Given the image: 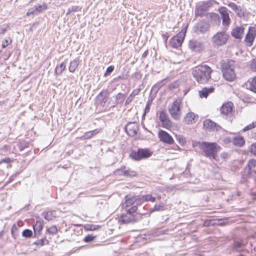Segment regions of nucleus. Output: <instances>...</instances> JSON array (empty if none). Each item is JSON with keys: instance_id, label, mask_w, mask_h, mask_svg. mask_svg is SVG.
Segmentation results:
<instances>
[{"instance_id": "nucleus-20", "label": "nucleus", "mask_w": 256, "mask_h": 256, "mask_svg": "<svg viewBox=\"0 0 256 256\" xmlns=\"http://www.w3.org/2000/svg\"><path fill=\"white\" fill-rule=\"evenodd\" d=\"M233 105L232 102L224 104L220 108V114L224 116H228L230 114H231Z\"/></svg>"}, {"instance_id": "nucleus-18", "label": "nucleus", "mask_w": 256, "mask_h": 256, "mask_svg": "<svg viewBox=\"0 0 256 256\" xmlns=\"http://www.w3.org/2000/svg\"><path fill=\"white\" fill-rule=\"evenodd\" d=\"M189 46L193 51L200 52L204 48L203 44L196 40H192L189 42Z\"/></svg>"}, {"instance_id": "nucleus-2", "label": "nucleus", "mask_w": 256, "mask_h": 256, "mask_svg": "<svg viewBox=\"0 0 256 256\" xmlns=\"http://www.w3.org/2000/svg\"><path fill=\"white\" fill-rule=\"evenodd\" d=\"M212 70L207 65H202L193 69L192 74L196 80L200 84H205L211 78Z\"/></svg>"}, {"instance_id": "nucleus-14", "label": "nucleus", "mask_w": 256, "mask_h": 256, "mask_svg": "<svg viewBox=\"0 0 256 256\" xmlns=\"http://www.w3.org/2000/svg\"><path fill=\"white\" fill-rule=\"evenodd\" d=\"M256 36V28L254 27H249L248 31L246 34L244 41L246 45L248 46H252Z\"/></svg>"}, {"instance_id": "nucleus-46", "label": "nucleus", "mask_w": 256, "mask_h": 256, "mask_svg": "<svg viewBox=\"0 0 256 256\" xmlns=\"http://www.w3.org/2000/svg\"><path fill=\"white\" fill-rule=\"evenodd\" d=\"M22 236L26 238H30L32 236V231L26 229L22 232Z\"/></svg>"}, {"instance_id": "nucleus-40", "label": "nucleus", "mask_w": 256, "mask_h": 256, "mask_svg": "<svg viewBox=\"0 0 256 256\" xmlns=\"http://www.w3.org/2000/svg\"><path fill=\"white\" fill-rule=\"evenodd\" d=\"M168 118V116L164 110H162L160 112L159 119L161 122Z\"/></svg>"}, {"instance_id": "nucleus-28", "label": "nucleus", "mask_w": 256, "mask_h": 256, "mask_svg": "<svg viewBox=\"0 0 256 256\" xmlns=\"http://www.w3.org/2000/svg\"><path fill=\"white\" fill-rule=\"evenodd\" d=\"M245 143L244 138L241 136H236L232 140V144L234 145L237 146H242Z\"/></svg>"}, {"instance_id": "nucleus-38", "label": "nucleus", "mask_w": 256, "mask_h": 256, "mask_svg": "<svg viewBox=\"0 0 256 256\" xmlns=\"http://www.w3.org/2000/svg\"><path fill=\"white\" fill-rule=\"evenodd\" d=\"M234 12L238 17L244 18V12L240 6H239L238 8V10H236Z\"/></svg>"}, {"instance_id": "nucleus-52", "label": "nucleus", "mask_w": 256, "mask_h": 256, "mask_svg": "<svg viewBox=\"0 0 256 256\" xmlns=\"http://www.w3.org/2000/svg\"><path fill=\"white\" fill-rule=\"evenodd\" d=\"M228 6L234 12L238 10V6H237L235 3L231 2L228 4Z\"/></svg>"}, {"instance_id": "nucleus-63", "label": "nucleus", "mask_w": 256, "mask_h": 256, "mask_svg": "<svg viewBox=\"0 0 256 256\" xmlns=\"http://www.w3.org/2000/svg\"><path fill=\"white\" fill-rule=\"evenodd\" d=\"M30 14H32V12H30V10L26 13L27 16H30Z\"/></svg>"}, {"instance_id": "nucleus-44", "label": "nucleus", "mask_w": 256, "mask_h": 256, "mask_svg": "<svg viewBox=\"0 0 256 256\" xmlns=\"http://www.w3.org/2000/svg\"><path fill=\"white\" fill-rule=\"evenodd\" d=\"M144 198L146 202H154L156 200V198L152 196L151 194H146L144 196Z\"/></svg>"}, {"instance_id": "nucleus-8", "label": "nucleus", "mask_w": 256, "mask_h": 256, "mask_svg": "<svg viewBox=\"0 0 256 256\" xmlns=\"http://www.w3.org/2000/svg\"><path fill=\"white\" fill-rule=\"evenodd\" d=\"M180 104V102L176 100L173 102L172 106L169 108L168 111L170 114L175 120L180 119L181 116Z\"/></svg>"}, {"instance_id": "nucleus-50", "label": "nucleus", "mask_w": 256, "mask_h": 256, "mask_svg": "<svg viewBox=\"0 0 256 256\" xmlns=\"http://www.w3.org/2000/svg\"><path fill=\"white\" fill-rule=\"evenodd\" d=\"M8 27V26L7 24H3L0 26V36L5 33Z\"/></svg>"}, {"instance_id": "nucleus-53", "label": "nucleus", "mask_w": 256, "mask_h": 256, "mask_svg": "<svg viewBox=\"0 0 256 256\" xmlns=\"http://www.w3.org/2000/svg\"><path fill=\"white\" fill-rule=\"evenodd\" d=\"M250 152L256 156V143L253 144L251 145L250 148Z\"/></svg>"}, {"instance_id": "nucleus-7", "label": "nucleus", "mask_w": 256, "mask_h": 256, "mask_svg": "<svg viewBox=\"0 0 256 256\" xmlns=\"http://www.w3.org/2000/svg\"><path fill=\"white\" fill-rule=\"evenodd\" d=\"M212 6V1L208 0L204 2L202 4L198 6L194 10L196 16L202 17L206 15L208 9Z\"/></svg>"}, {"instance_id": "nucleus-32", "label": "nucleus", "mask_w": 256, "mask_h": 256, "mask_svg": "<svg viewBox=\"0 0 256 256\" xmlns=\"http://www.w3.org/2000/svg\"><path fill=\"white\" fill-rule=\"evenodd\" d=\"M124 172L125 174V176L127 177H132L137 176V172L134 170H130V168L126 167V170H124Z\"/></svg>"}, {"instance_id": "nucleus-33", "label": "nucleus", "mask_w": 256, "mask_h": 256, "mask_svg": "<svg viewBox=\"0 0 256 256\" xmlns=\"http://www.w3.org/2000/svg\"><path fill=\"white\" fill-rule=\"evenodd\" d=\"M78 65V60H74L71 62L69 66V70L70 72H74Z\"/></svg>"}, {"instance_id": "nucleus-29", "label": "nucleus", "mask_w": 256, "mask_h": 256, "mask_svg": "<svg viewBox=\"0 0 256 256\" xmlns=\"http://www.w3.org/2000/svg\"><path fill=\"white\" fill-rule=\"evenodd\" d=\"M14 160L11 159L9 158H2L0 160V165H1L2 164H5V167L6 168H11V162H13Z\"/></svg>"}, {"instance_id": "nucleus-16", "label": "nucleus", "mask_w": 256, "mask_h": 256, "mask_svg": "<svg viewBox=\"0 0 256 256\" xmlns=\"http://www.w3.org/2000/svg\"><path fill=\"white\" fill-rule=\"evenodd\" d=\"M203 124L206 129L210 131H219L222 129L220 126L210 119L204 120Z\"/></svg>"}, {"instance_id": "nucleus-12", "label": "nucleus", "mask_w": 256, "mask_h": 256, "mask_svg": "<svg viewBox=\"0 0 256 256\" xmlns=\"http://www.w3.org/2000/svg\"><path fill=\"white\" fill-rule=\"evenodd\" d=\"M139 219L138 216L137 215H132L126 213L122 214L119 218L118 222L120 224H127L130 223H134L137 222Z\"/></svg>"}, {"instance_id": "nucleus-58", "label": "nucleus", "mask_w": 256, "mask_h": 256, "mask_svg": "<svg viewBox=\"0 0 256 256\" xmlns=\"http://www.w3.org/2000/svg\"><path fill=\"white\" fill-rule=\"evenodd\" d=\"M92 137V134H90V132H86L84 136V139H88Z\"/></svg>"}, {"instance_id": "nucleus-48", "label": "nucleus", "mask_w": 256, "mask_h": 256, "mask_svg": "<svg viewBox=\"0 0 256 256\" xmlns=\"http://www.w3.org/2000/svg\"><path fill=\"white\" fill-rule=\"evenodd\" d=\"M137 210L138 207L136 206H132V208H130V209L128 210L127 213L131 214L132 215H136V214H134V212H136Z\"/></svg>"}, {"instance_id": "nucleus-9", "label": "nucleus", "mask_w": 256, "mask_h": 256, "mask_svg": "<svg viewBox=\"0 0 256 256\" xmlns=\"http://www.w3.org/2000/svg\"><path fill=\"white\" fill-rule=\"evenodd\" d=\"M210 27V24L208 22L202 20L194 26V28L196 33L203 34L209 30Z\"/></svg>"}, {"instance_id": "nucleus-30", "label": "nucleus", "mask_w": 256, "mask_h": 256, "mask_svg": "<svg viewBox=\"0 0 256 256\" xmlns=\"http://www.w3.org/2000/svg\"><path fill=\"white\" fill-rule=\"evenodd\" d=\"M164 204L161 202L158 204H156L154 207L150 210V212H152L156 211H162L165 210Z\"/></svg>"}, {"instance_id": "nucleus-15", "label": "nucleus", "mask_w": 256, "mask_h": 256, "mask_svg": "<svg viewBox=\"0 0 256 256\" xmlns=\"http://www.w3.org/2000/svg\"><path fill=\"white\" fill-rule=\"evenodd\" d=\"M158 136L160 140L165 144H171L174 142L172 136L164 130H160L158 132Z\"/></svg>"}, {"instance_id": "nucleus-25", "label": "nucleus", "mask_w": 256, "mask_h": 256, "mask_svg": "<svg viewBox=\"0 0 256 256\" xmlns=\"http://www.w3.org/2000/svg\"><path fill=\"white\" fill-rule=\"evenodd\" d=\"M214 90V88L212 86L210 88H204L202 90L199 92L200 96V98H206L208 95L212 92Z\"/></svg>"}, {"instance_id": "nucleus-6", "label": "nucleus", "mask_w": 256, "mask_h": 256, "mask_svg": "<svg viewBox=\"0 0 256 256\" xmlns=\"http://www.w3.org/2000/svg\"><path fill=\"white\" fill-rule=\"evenodd\" d=\"M152 154V153L148 149L139 148L137 152L132 151L130 154V156L134 160H140L150 157Z\"/></svg>"}, {"instance_id": "nucleus-57", "label": "nucleus", "mask_w": 256, "mask_h": 256, "mask_svg": "<svg viewBox=\"0 0 256 256\" xmlns=\"http://www.w3.org/2000/svg\"><path fill=\"white\" fill-rule=\"evenodd\" d=\"M8 44L9 40L6 39L2 42V48H6Z\"/></svg>"}, {"instance_id": "nucleus-39", "label": "nucleus", "mask_w": 256, "mask_h": 256, "mask_svg": "<svg viewBox=\"0 0 256 256\" xmlns=\"http://www.w3.org/2000/svg\"><path fill=\"white\" fill-rule=\"evenodd\" d=\"M46 231L49 234L54 235L57 233L58 229L56 226H54L48 228Z\"/></svg>"}, {"instance_id": "nucleus-34", "label": "nucleus", "mask_w": 256, "mask_h": 256, "mask_svg": "<svg viewBox=\"0 0 256 256\" xmlns=\"http://www.w3.org/2000/svg\"><path fill=\"white\" fill-rule=\"evenodd\" d=\"M162 126L163 128L170 129L172 126V122L170 120L169 118L162 122Z\"/></svg>"}, {"instance_id": "nucleus-27", "label": "nucleus", "mask_w": 256, "mask_h": 256, "mask_svg": "<svg viewBox=\"0 0 256 256\" xmlns=\"http://www.w3.org/2000/svg\"><path fill=\"white\" fill-rule=\"evenodd\" d=\"M198 118V116H196L194 112H190L186 114L184 120L185 122L188 124H192L194 122L196 118Z\"/></svg>"}, {"instance_id": "nucleus-4", "label": "nucleus", "mask_w": 256, "mask_h": 256, "mask_svg": "<svg viewBox=\"0 0 256 256\" xmlns=\"http://www.w3.org/2000/svg\"><path fill=\"white\" fill-rule=\"evenodd\" d=\"M256 178V160H250L244 170L242 172L240 182L243 183L249 179Z\"/></svg>"}, {"instance_id": "nucleus-13", "label": "nucleus", "mask_w": 256, "mask_h": 256, "mask_svg": "<svg viewBox=\"0 0 256 256\" xmlns=\"http://www.w3.org/2000/svg\"><path fill=\"white\" fill-rule=\"evenodd\" d=\"M125 130L128 136H135L139 130L138 124L136 122H129L126 126Z\"/></svg>"}, {"instance_id": "nucleus-43", "label": "nucleus", "mask_w": 256, "mask_h": 256, "mask_svg": "<svg viewBox=\"0 0 256 256\" xmlns=\"http://www.w3.org/2000/svg\"><path fill=\"white\" fill-rule=\"evenodd\" d=\"M96 238V236H93L92 234H88L84 238V241L86 242H90L93 241Z\"/></svg>"}, {"instance_id": "nucleus-42", "label": "nucleus", "mask_w": 256, "mask_h": 256, "mask_svg": "<svg viewBox=\"0 0 256 256\" xmlns=\"http://www.w3.org/2000/svg\"><path fill=\"white\" fill-rule=\"evenodd\" d=\"M116 99L118 102L122 104L125 99V96L122 94L118 93L116 96Z\"/></svg>"}, {"instance_id": "nucleus-55", "label": "nucleus", "mask_w": 256, "mask_h": 256, "mask_svg": "<svg viewBox=\"0 0 256 256\" xmlns=\"http://www.w3.org/2000/svg\"><path fill=\"white\" fill-rule=\"evenodd\" d=\"M134 97L130 94V95L128 96V98H126V105H127L129 104L132 100Z\"/></svg>"}, {"instance_id": "nucleus-47", "label": "nucleus", "mask_w": 256, "mask_h": 256, "mask_svg": "<svg viewBox=\"0 0 256 256\" xmlns=\"http://www.w3.org/2000/svg\"><path fill=\"white\" fill-rule=\"evenodd\" d=\"M114 67L113 66H109L106 70V72L104 74V76L110 75L114 70Z\"/></svg>"}, {"instance_id": "nucleus-21", "label": "nucleus", "mask_w": 256, "mask_h": 256, "mask_svg": "<svg viewBox=\"0 0 256 256\" xmlns=\"http://www.w3.org/2000/svg\"><path fill=\"white\" fill-rule=\"evenodd\" d=\"M244 27L238 26L233 28L231 32V34L235 38L240 40L244 34Z\"/></svg>"}, {"instance_id": "nucleus-17", "label": "nucleus", "mask_w": 256, "mask_h": 256, "mask_svg": "<svg viewBox=\"0 0 256 256\" xmlns=\"http://www.w3.org/2000/svg\"><path fill=\"white\" fill-rule=\"evenodd\" d=\"M244 244L240 240H234L232 243L228 246V250L234 252H240L242 250Z\"/></svg>"}, {"instance_id": "nucleus-64", "label": "nucleus", "mask_w": 256, "mask_h": 256, "mask_svg": "<svg viewBox=\"0 0 256 256\" xmlns=\"http://www.w3.org/2000/svg\"><path fill=\"white\" fill-rule=\"evenodd\" d=\"M147 54H148V52H145L143 54L142 56H146L147 55Z\"/></svg>"}, {"instance_id": "nucleus-22", "label": "nucleus", "mask_w": 256, "mask_h": 256, "mask_svg": "<svg viewBox=\"0 0 256 256\" xmlns=\"http://www.w3.org/2000/svg\"><path fill=\"white\" fill-rule=\"evenodd\" d=\"M166 82V80L164 79L157 82L152 87L150 91V94L154 96H155L156 95L160 89L164 85H165Z\"/></svg>"}, {"instance_id": "nucleus-5", "label": "nucleus", "mask_w": 256, "mask_h": 256, "mask_svg": "<svg viewBox=\"0 0 256 256\" xmlns=\"http://www.w3.org/2000/svg\"><path fill=\"white\" fill-rule=\"evenodd\" d=\"M228 35L224 31L218 32L212 38V42L214 48H218L226 44L228 40Z\"/></svg>"}, {"instance_id": "nucleus-3", "label": "nucleus", "mask_w": 256, "mask_h": 256, "mask_svg": "<svg viewBox=\"0 0 256 256\" xmlns=\"http://www.w3.org/2000/svg\"><path fill=\"white\" fill-rule=\"evenodd\" d=\"M234 61L231 60H224L221 62L223 76L228 81H234L236 78L234 71Z\"/></svg>"}, {"instance_id": "nucleus-51", "label": "nucleus", "mask_w": 256, "mask_h": 256, "mask_svg": "<svg viewBox=\"0 0 256 256\" xmlns=\"http://www.w3.org/2000/svg\"><path fill=\"white\" fill-rule=\"evenodd\" d=\"M250 68L252 70L256 72V58L252 59L251 60L250 64Z\"/></svg>"}, {"instance_id": "nucleus-60", "label": "nucleus", "mask_w": 256, "mask_h": 256, "mask_svg": "<svg viewBox=\"0 0 256 256\" xmlns=\"http://www.w3.org/2000/svg\"><path fill=\"white\" fill-rule=\"evenodd\" d=\"M150 103H148L147 104L146 108H145V113L146 112H148L150 111Z\"/></svg>"}, {"instance_id": "nucleus-36", "label": "nucleus", "mask_w": 256, "mask_h": 256, "mask_svg": "<svg viewBox=\"0 0 256 256\" xmlns=\"http://www.w3.org/2000/svg\"><path fill=\"white\" fill-rule=\"evenodd\" d=\"M108 92L106 90L100 92L97 96L98 100L101 102H105V98L107 96Z\"/></svg>"}, {"instance_id": "nucleus-19", "label": "nucleus", "mask_w": 256, "mask_h": 256, "mask_svg": "<svg viewBox=\"0 0 256 256\" xmlns=\"http://www.w3.org/2000/svg\"><path fill=\"white\" fill-rule=\"evenodd\" d=\"M208 16L210 19L208 22L210 25L211 24L215 27L219 26L220 23V18L218 14L214 12L209 13L208 14Z\"/></svg>"}, {"instance_id": "nucleus-1", "label": "nucleus", "mask_w": 256, "mask_h": 256, "mask_svg": "<svg viewBox=\"0 0 256 256\" xmlns=\"http://www.w3.org/2000/svg\"><path fill=\"white\" fill-rule=\"evenodd\" d=\"M196 145L202 150L204 156L212 159H216L217 158V152L220 146L216 142H196Z\"/></svg>"}, {"instance_id": "nucleus-31", "label": "nucleus", "mask_w": 256, "mask_h": 256, "mask_svg": "<svg viewBox=\"0 0 256 256\" xmlns=\"http://www.w3.org/2000/svg\"><path fill=\"white\" fill-rule=\"evenodd\" d=\"M66 64L65 63L62 62L60 66H56L55 69V73L56 74H60L62 72L65 70Z\"/></svg>"}, {"instance_id": "nucleus-56", "label": "nucleus", "mask_w": 256, "mask_h": 256, "mask_svg": "<svg viewBox=\"0 0 256 256\" xmlns=\"http://www.w3.org/2000/svg\"><path fill=\"white\" fill-rule=\"evenodd\" d=\"M140 91V88H136L133 90V92L130 94L134 97L136 96L138 94Z\"/></svg>"}, {"instance_id": "nucleus-10", "label": "nucleus", "mask_w": 256, "mask_h": 256, "mask_svg": "<svg viewBox=\"0 0 256 256\" xmlns=\"http://www.w3.org/2000/svg\"><path fill=\"white\" fill-rule=\"evenodd\" d=\"M185 36V33L180 32L172 38L170 41V45L173 48H177L181 46Z\"/></svg>"}, {"instance_id": "nucleus-26", "label": "nucleus", "mask_w": 256, "mask_h": 256, "mask_svg": "<svg viewBox=\"0 0 256 256\" xmlns=\"http://www.w3.org/2000/svg\"><path fill=\"white\" fill-rule=\"evenodd\" d=\"M47 8V5L45 3H42V4H38L34 6V10H33V14H38L42 12L44 10Z\"/></svg>"}, {"instance_id": "nucleus-41", "label": "nucleus", "mask_w": 256, "mask_h": 256, "mask_svg": "<svg viewBox=\"0 0 256 256\" xmlns=\"http://www.w3.org/2000/svg\"><path fill=\"white\" fill-rule=\"evenodd\" d=\"M44 217L46 220H51L54 218V216L53 214V212L50 211L44 214Z\"/></svg>"}, {"instance_id": "nucleus-35", "label": "nucleus", "mask_w": 256, "mask_h": 256, "mask_svg": "<svg viewBox=\"0 0 256 256\" xmlns=\"http://www.w3.org/2000/svg\"><path fill=\"white\" fill-rule=\"evenodd\" d=\"M48 244V240L46 239V238H43L40 240H38L36 241L34 244H36L38 246H42L45 244Z\"/></svg>"}, {"instance_id": "nucleus-11", "label": "nucleus", "mask_w": 256, "mask_h": 256, "mask_svg": "<svg viewBox=\"0 0 256 256\" xmlns=\"http://www.w3.org/2000/svg\"><path fill=\"white\" fill-rule=\"evenodd\" d=\"M218 12L221 15L222 25L224 26L228 27L230 24L231 20L228 9L226 7L222 6L218 8Z\"/></svg>"}, {"instance_id": "nucleus-49", "label": "nucleus", "mask_w": 256, "mask_h": 256, "mask_svg": "<svg viewBox=\"0 0 256 256\" xmlns=\"http://www.w3.org/2000/svg\"><path fill=\"white\" fill-rule=\"evenodd\" d=\"M126 170V166H121V168L119 169H118L116 171V174H118V175H122V176H125V174H124V170Z\"/></svg>"}, {"instance_id": "nucleus-54", "label": "nucleus", "mask_w": 256, "mask_h": 256, "mask_svg": "<svg viewBox=\"0 0 256 256\" xmlns=\"http://www.w3.org/2000/svg\"><path fill=\"white\" fill-rule=\"evenodd\" d=\"M132 76L137 80H140L142 78V74L140 72H136L133 74Z\"/></svg>"}, {"instance_id": "nucleus-23", "label": "nucleus", "mask_w": 256, "mask_h": 256, "mask_svg": "<svg viewBox=\"0 0 256 256\" xmlns=\"http://www.w3.org/2000/svg\"><path fill=\"white\" fill-rule=\"evenodd\" d=\"M43 228V224L42 220H37L35 225H33V230L35 236H38L41 234V232Z\"/></svg>"}, {"instance_id": "nucleus-62", "label": "nucleus", "mask_w": 256, "mask_h": 256, "mask_svg": "<svg viewBox=\"0 0 256 256\" xmlns=\"http://www.w3.org/2000/svg\"><path fill=\"white\" fill-rule=\"evenodd\" d=\"M227 156L228 154L226 153H223L221 154V156L224 158H225Z\"/></svg>"}, {"instance_id": "nucleus-24", "label": "nucleus", "mask_w": 256, "mask_h": 256, "mask_svg": "<svg viewBox=\"0 0 256 256\" xmlns=\"http://www.w3.org/2000/svg\"><path fill=\"white\" fill-rule=\"evenodd\" d=\"M138 199V196H126L125 197V202L123 206L128 207L132 205Z\"/></svg>"}, {"instance_id": "nucleus-59", "label": "nucleus", "mask_w": 256, "mask_h": 256, "mask_svg": "<svg viewBox=\"0 0 256 256\" xmlns=\"http://www.w3.org/2000/svg\"><path fill=\"white\" fill-rule=\"evenodd\" d=\"M90 134H92V136H93L99 132V130L96 129L92 131H90Z\"/></svg>"}, {"instance_id": "nucleus-45", "label": "nucleus", "mask_w": 256, "mask_h": 256, "mask_svg": "<svg viewBox=\"0 0 256 256\" xmlns=\"http://www.w3.org/2000/svg\"><path fill=\"white\" fill-rule=\"evenodd\" d=\"M256 127V122H252V124H248V126L244 127L242 131L243 132H246L248 130H251L252 128H254Z\"/></svg>"}, {"instance_id": "nucleus-61", "label": "nucleus", "mask_w": 256, "mask_h": 256, "mask_svg": "<svg viewBox=\"0 0 256 256\" xmlns=\"http://www.w3.org/2000/svg\"><path fill=\"white\" fill-rule=\"evenodd\" d=\"M78 6H73L72 7V10H72V11H77L78 10Z\"/></svg>"}, {"instance_id": "nucleus-37", "label": "nucleus", "mask_w": 256, "mask_h": 256, "mask_svg": "<svg viewBox=\"0 0 256 256\" xmlns=\"http://www.w3.org/2000/svg\"><path fill=\"white\" fill-rule=\"evenodd\" d=\"M250 90L256 94V76L254 78L249 85Z\"/></svg>"}]
</instances>
